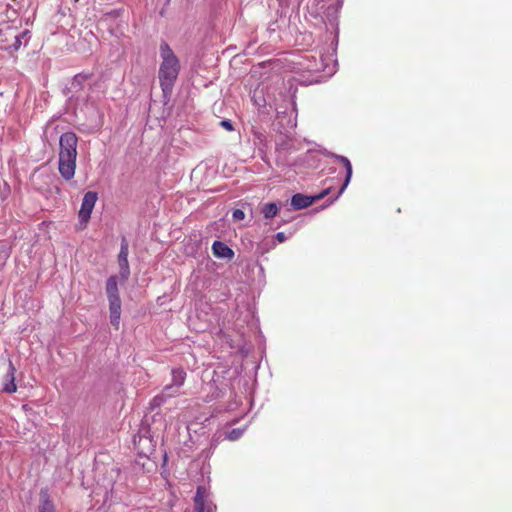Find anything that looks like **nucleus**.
<instances>
[{
	"label": "nucleus",
	"instance_id": "f257e3e1",
	"mask_svg": "<svg viewBox=\"0 0 512 512\" xmlns=\"http://www.w3.org/2000/svg\"><path fill=\"white\" fill-rule=\"evenodd\" d=\"M78 137L73 132L60 136V151L58 170L65 180H71L75 175Z\"/></svg>",
	"mask_w": 512,
	"mask_h": 512
},
{
	"label": "nucleus",
	"instance_id": "0eeeda50",
	"mask_svg": "<svg viewBox=\"0 0 512 512\" xmlns=\"http://www.w3.org/2000/svg\"><path fill=\"white\" fill-rule=\"evenodd\" d=\"M212 252L217 258H225L230 260L234 257V251L221 241H215L213 243Z\"/></svg>",
	"mask_w": 512,
	"mask_h": 512
},
{
	"label": "nucleus",
	"instance_id": "f3484780",
	"mask_svg": "<svg viewBox=\"0 0 512 512\" xmlns=\"http://www.w3.org/2000/svg\"><path fill=\"white\" fill-rule=\"evenodd\" d=\"M39 512H54V505L52 501L48 498V496H45L43 498L39 508Z\"/></svg>",
	"mask_w": 512,
	"mask_h": 512
},
{
	"label": "nucleus",
	"instance_id": "20e7f679",
	"mask_svg": "<svg viewBox=\"0 0 512 512\" xmlns=\"http://www.w3.org/2000/svg\"><path fill=\"white\" fill-rule=\"evenodd\" d=\"M195 512H214L216 506L210 500V493L205 486H198L194 496Z\"/></svg>",
	"mask_w": 512,
	"mask_h": 512
},
{
	"label": "nucleus",
	"instance_id": "2eb2a0df",
	"mask_svg": "<svg viewBox=\"0 0 512 512\" xmlns=\"http://www.w3.org/2000/svg\"><path fill=\"white\" fill-rule=\"evenodd\" d=\"M278 211L279 208L275 203H266L261 208V213L266 219L275 217Z\"/></svg>",
	"mask_w": 512,
	"mask_h": 512
},
{
	"label": "nucleus",
	"instance_id": "6e6552de",
	"mask_svg": "<svg viewBox=\"0 0 512 512\" xmlns=\"http://www.w3.org/2000/svg\"><path fill=\"white\" fill-rule=\"evenodd\" d=\"M106 293H107L109 303L121 301L120 296H119L118 283H117L116 276H111L108 278V280L106 282Z\"/></svg>",
	"mask_w": 512,
	"mask_h": 512
},
{
	"label": "nucleus",
	"instance_id": "39448f33",
	"mask_svg": "<svg viewBox=\"0 0 512 512\" xmlns=\"http://www.w3.org/2000/svg\"><path fill=\"white\" fill-rule=\"evenodd\" d=\"M97 193L89 191L87 192L82 200L81 208L79 210V218L81 222H88L90 219L91 213L97 201Z\"/></svg>",
	"mask_w": 512,
	"mask_h": 512
},
{
	"label": "nucleus",
	"instance_id": "423d86ee",
	"mask_svg": "<svg viewBox=\"0 0 512 512\" xmlns=\"http://www.w3.org/2000/svg\"><path fill=\"white\" fill-rule=\"evenodd\" d=\"M15 372L16 368L14 367L12 361L9 360L8 372L5 376V382L3 384V391L6 393L11 394L17 391V386L15 384Z\"/></svg>",
	"mask_w": 512,
	"mask_h": 512
},
{
	"label": "nucleus",
	"instance_id": "1a4fd4ad",
	"mask_svg": "<svg viewBox=\"0 0 512 512\" xmlns=\"http://www.w3.org/2000/svg\"><path fill=\"white\" fill-rule=\"evenodd\" d=\"M128 247L127 245H122L121 251L118 256L119 266H120V274L123 280H126L129 276V265H128Z\"/></svg>",
	"mask_w": 512,
	"mask_h": 512
},
{
	"label": "nucleus",
	"instance_id": "7ed1b4c3",
	"mask_svg": "<svg viewBox=\"0 0 512 512\" xmlns=\"http://www.w3.org/2000/svg\"><path fill=\"white\" fill-rule=\"evenodd\" d=\"M28 34V31H20L10 23L0 25V49L14 53L21 47V39Z\"/></svg>",
	"mask_w": 512,
	"mask_h": 512
},
{
	"label": "nucleus",
	"instance_id": "a211bd4d",
	"mask_svg": "<svg viewBox=\"0 0 512 512\" xmlns=\"http://www.w3.org/2000/svg\"><path fill=\"white\" fill-rule=\"evenodd\" d=\"M242 434H243V430H241L239 428L232 429L228 433V439L231 441H235V440L239 439L242 436Z\"/></svg>",
	"mask_w": 512,
	"mask_h": 512
},
{
	"label": "nucleus",
	"instance_id": "9d476101",
	"mask_svg": "<svg viewBox=\"0 0 512 512\" xmlns=\"http://www.w3.org/2000/svg\"><path fill=\"white\" fill-rule=\"evenodd\" d=\"M313 202V197H309L300 193L293 195L291 199V205L298 210L309 207L313 204Z\"/></svg>",
	"mask_w": 512,
	"mask_h": 512
},
{
	"label": "nucleus",
	"instance_id": "4be33fe9",
	"mask_svg": "<svg viewBox=\"0 0 512 512\" xmlns=\"http://www.w3.org/2000/svg\"><path fill=\"white\" fill-rule=\"evenodd\" d=\"M325 194H326V192L320 194L317 198H322Z\"/></svg>",
	"mask_w": 512,
	"mask_h": 512
},
{
	"label": "nucleus",
	"instance_id": "dca6fc26",
	"mask_svg": "<svg viewBox=\"0 0 512 512\" xmlns=\"http://www.w3.org/2000/svg\"><path fill=\"white\" fill-rule=\"evenodd\" d=\"M89 75L88 74H83V73H80V74H77L74 76L73 80H72V87L73 88H81L83 83L85 81H87L89 79Z\"/></svg>",
	"mask_w": 512,
	"mask_h": 512
},
{
	"label": "nucleus",
	"instance_id": "ddd939ff",
	"mask_svg": "<svg viewBox=\"0 0 512 512\" xmlns=\"http://www.w3.org/2000/svg\"><path fill=\"white\" fill-rule=\"evenodd\" d=\"M172 389V386H165L163 388V391L161 394L156 395L151 401H150V408L153 410L157 407H160L163 405L168 397L173 396L172 393H168Z\"/></svg>",
	"mask_w": 512,
	"mask_h": 512
},
{
	"label": "nucleus",
	"instance_id": "f8f14e48",
	"mask_svg": "<svg viewBox=\"0 0 512 512\" xmlns=\"http://www.w3.org/2000/svg\"><path fill=\"white\" fill-rule=\"evenodd\" d=\"M336 159L344 165L345 170H346V175H345L344 182H343V184L340 187L339 192H338L339 194H341L346 189V187L348 186V184H349V182L351 180V177H352V165H351V162L349 161V159L347 157H345V156H336Z\"/></svg>",
	"mask_w": 512,
	"mask_h": 512
},
{
	"label": "nucleus",
	"instance_id": "aec40b11",
	"mask_svg": "<svg viewBox=\"0 0 512 512\" xmlns=\"http://www.w3.org/2000/svg\"><path fill=\"white\" fill-rule=\"evenodd\" d=\"M220 125H221L224 129H226L227 131H233V129H234V127H233V125H232V123H231V121H230V120H222V121L220 122Z\"/></svg>",
	"mask_w": 512,
	"mask_h": 512
},
{
	"label": "nucleus",
	"instance_id": "4468645a",
	"mask_svg": "<svg viewBox=\"0 0 512 512\" xmlns=\"http://www.w3.org/2000/svg\"><path fill=\"white\" fill-rule=\"evenodd\" d=\"M186 379V372L182 368H175L172 370V384L170 386L181 387Z\"/></svg>",
	"mask_w": 512,
	"mask_h": 512
},
{
	"label": "nucleus",
	"instance_id": "9b49d317",
	"mask_svg": "<svg viewBox=\"0 0 512 512\" xmlns=\"http://www.w3.org/2000/svg\"><path fill=\"white\" fill-rule=\"evenodd\" d=\"M110 310V321L116 330L119 329L120 324V316H121V301L110 302L109 303Z\"/></svg>",
	"mask_w": 512,
	"mask_h": 512
},
{
	"label": "nucleus",
	"instance_id": "5701e85b",
	"mask_svg": "<svg viewBox=\"0 0 512 512\" xmlns=\"http://www.w3.org/2000/svg\"><path fill=\"white\" fill-rule=\"evenodd\" d=\"M75 2H78L79 0H74Z\"/></svg>",
	"mask_w": 512,
	"mask_h": 512
},
{
	"label": "nucleus",
	"instance_id": "6ab92c4d",
	"mask_svg": "<svg viewBox=\"0 0 512 512\" xmlns=\"http://www.w3.org/2000/svg\"><path fill=\"white\" fill-rule=\"evenodd\" d=\"M232 217L235 221H241L245 218V213L241 209H235L232 213Z\"/></svg>",
	"mask_w": 512,
	"mask_h": 512
},
{
	"label": "nucleus",
	"instance_id": "f03ea898",
	"mask_svg": "<svg viewBox=\"0 0 512 512\" xmlns=\"http://www.w3.org/2000/svg\"><path fill=\"white\" fill-rule=\"evenodd\" d=\"M160 53L163 59L159 68V81L163 93H170L178 77L180 65L179 60L167 43L160 46Z\"/></svg>",
	"mask_w": 512,
	"mask_h": 512
},
{
	"label": "nucleus",
	"instance_id": "412c9836",
	"mask_svg": "<svg viewBox=\"0 0 512 512\" xmlns=\"http://www.w3.org/2000/svg\"><path fill=\"white\" fill-rule=\"evenodd\" d=\"M276 239H277L280 243H282V242H284V241H285L286 236H285V234H284L283 232H278V233L276 234Z\"/></svg>",
	"mask_w": 512,
	"mask_h": 512
}]
</instances>
